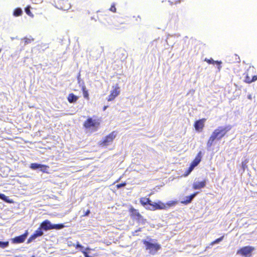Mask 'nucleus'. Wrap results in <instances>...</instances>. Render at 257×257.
<instances>
[{"mask_svg": "<svg viewBox=\"0 0 257 257\" xmlns=\"http://www.w3.org/2000/svg\"><path fill=\"white\" fill-rule=\"evenodd\" d=\"M232 128L230 125L220 126L214 130L207 142V147H211L215 140H220Z\"/></svg>", "mask_w": 257, "mask_h": 257, "instance_id": "obj_1", "label": "nucleus"}, {"mask_svg": "<svg viewBox=\"0 0 257 257\" xmlns=\"http://www.w3.org/2000/svg\"><path fill=\"white\" fill-rule=\"evenodd\" d=\"M100 125V119L94 115L88 117L83 122V126L86 130L91 132L97 131Z\"/></svg>", "mask_w": 257, "mask_h": 257, "instance_id": "obj_2", "label": "nucleus"}, {"mask_svg": "<svg viewBox=\"0 0 257 257\" xmlns=\"http://www.w3.org/2000/svg\"><path fill=\"white\" fill-rule=\"evenodd\" d=\"M117 135V132L113 131L104 137L99 142V145L101 147H107L111 145L115 139Z\"/></svg>", "mask_w": 257, "mask_h": 257, "instance_id": "obj_3", "label": "nucleus"}, {"mask_svg": "<svg viewBox=\"0 0 257 257\" xmlns=\"http://www.w3.org/2000/svg\"><path fill=\"white\" fill-rule=\"evenodd\" d=\"M40 226L42 230L47 231L51 229H61L65 227L63 224H52L49 220H45L42 222Z\"/></svg>", "mask_w": 257, "mask_h": 257, "instance_id": "obj_4", "label": "nucleus"}, {"mask_svg": "<svg viewBox=\"0 0 257 257\" xmlns=\"http://www.w3.org/2000/svg\"><path fill=\"white\" fill-rule=\"evenodd\" d=\"M128 211L131 217L133 219H136L138 223L145 224L146 222V219L133 206L130 207Z\"/></svg>", "mask_w": 257, "mask_h": 257, "instance_id": "obj_5", "label": "nucleus"}, {"mask_svg": "<svg viewBox=\"0 0 257 257\" xmlns=\"http://www.w3.org/2000/svg\"><path fill=\"white\" fill-rule=\"evenodd\" d=\"M142 242L145 245L146 249L148 250L152 254H155L161 248V246L158 243H153L146 240H143Z\"/></svg>", "mask_w": 257, "mask_h": 257, "instance_id": "obj_6", "label": "nucleus"}, {"mask_svg": "<svg viewBox=\"0 0 257 257\" xmlns=\"http://www.w3.org/2000/svg\"><path fill=\"white\" fill-rule=\"evenodd\" d=\"M255 249L254 247L251 246H245L240 248L237 251V253L242 256L250 255L251 252Z\"/></svg>", "mask_w": 257, "mask_h": 257, "instance_id": "obj_7", "label": "nucleus"}, {"mask_svg": "<svg viewBox=\"0 0 257 257\" xmlns=\"http://www.w3.org/2000/svg\"><path fill=\"white\" fill-rule=\"evenodd\" d=\"M119 87L117 84L113 89L111 90L110 94L108 95L107 100L108 101L113 100L120 93Z\"/></svg>", "mask_w": 257, "mask_h": 257, "instance_id": "obj_8", "label": "nucleus"}, {"mask_svg": "<svg viewBox=\"0 0 257 257\" xmlns=\"http://www.w3.org/2000/svg\"><path fill=\"white\" fill-rule=\"evenodd\" d=\"M206 120V119L205 118H203L195 121L194 124L195 130L199 132H202L204 127Z\"/></svg>", "mask_w": 257, "mask_h": 257, "instance_id": "obj_9", "label": "nucleus"}, {"mask_svg": "<svg viewBox=\"0 0 257 257\" xmlns=\"http://www.w3.org/2000/svg\"><path fill=\"white\" fill-rule=\"evenodd\" d=\"M42 230V229L40 226H39V227L34 232V233L30 236L28 239V242H30L36 239L37 237L43 235V232Z\"/></svg>", "mask_w": 257, "mask_h": 257, "instance_id": "obj_10", "label": "nucleus"}, {"mask_svg": "<svg viewBox=\"0 0 257 257\" xmlns=\"http://www.w3.org/2000/svg\"><path fill=\"white\" fill-rule=\"evenodd\" d=\"M57 5L60 9L63 10H67L70 8V4L68 1L59 0L57 2Z\"/></svg>", "mask_w": 257, "mask_h": 257, "instance_id": "obj_11", "label": "nucleus"}, {"mask_svg": "<svg viewBox=\"0 0 257 257\" xmlns=\"http://www.w3.org/2000/svg\"><path fill=\"white\" fill-rule=\"evenodd\" d=\"M151 206L152 207V210L165 209V203L161 201H158L157 202L154 203H152Z\"/></svg>", "mask_w": 257, "mask_h": 257, "instance_id": "obj_12", "label": "nucleus"}, {"mask_svg": "<svg viewBox=\"0 0 257 257\" xmlns=\"http://www.w3.org/2000/svg\"><path fill=\"white\" fill-rule=\"evenodd\" d=\"M28 233L26 231L22 235L16 236L12 239V242L14 243H20L24 242L27 236Z\"/></svg>", "mask_w": 257, "mask_h": 257, "instance_id": "obj_13", "label": "nucleus"}, {"mask_svg": "<svg viewBox=\"0 0 257 257\" xmlns=\"http://www.w3.org/2000/svg\"><path fill=\"white\" fill-rule=\"evenodd\" d=\"M206 184V180H203L200 182H194L192 185V188L194 190L200 189L204 188Z\"/></svg>", "mask_w": 257, "mask_h": 257, "instance_id": "obj_14", "label": "nucleus"}, {"mask_svg": "<svg viewBox=\"0 0 257 257\" xmlns=\"http://www.w3.org/2000/svg\"><path fill=\"white\" fill-rule=\"evenodd\" d=\"M201 158H202V153H201V152L200 151L198 153V154H197L195 159L193 160V161L192 162V163H191L190 165L193 166V167L195 168L201 162Z\"/></svg>", "mask_w": 257, "mask_h": 257, "instance_id": "obj_15", "label": "nucleus"}, {"mask_svg": "<svg viewBox=\"0 0 257 257\" xmlns=\"http://www.w3.org/2000/svg\"><path fill=\"white\" fill-rule=\"evenodd\" d=\"M257 80V75H254L252 77L249 76L248 73L245 74L244 79V82L246 83L250 84Z\"/></svg>", "mask_w": 257, "mask_h": 257, "instance_id": "obj_16", "label": "nucleus"}, {"mask_svg": "<svg viewBox=\"0 0 257 257\" xmlns=\"http://www.w3.org/2000/svg\"><path fill=\"white\" fill-rule=\"evenodd\" d=\"M197 194L198 192H195L189 196H186L185 200L181 201V203L185 205L190 203Z\"/></svg>", "mask_w": 257, "mask_h": 257, "instance_id": "obj_17", "label": "nucleus"}, {"mask_svg": "<svg viewBox=\"0 0 257 257\" xmlns=\"http://www.w3.org/2000/svg\"><path fill=\"white\" fill-rule=\"evenodd\" d=\"M78 96L71 93L68 94L67 96V100L70 103H75L78 100Z\"/></svg>", "mask_w": 257, "mask_h": 257, "instance_id": "obj_18", "label": "nucleus"}, {"mask_svg": "<svg viewBox=\"0 0 257 257\" xmlns=\"http://www.w3.org/2000/svg\"><path fill=\"white\" fill-rule=\"evenodd\" d=\"M140 202L143 206L148 204L150 206L152 205V201L149 198L142 197L140 199Z\"/></svg>", "mask_w": 257, "mask_h": 257, "instance_id": "obj_19", "label": "nucleus"}, {"mask_svg": "<svg viewBox=\"0 0 257 257\" xmlns=\"http://www.w3.org/2000/svg\"><path fill=\"white\" fill-rule=\"evenodd\" d=\"M0 199L7 203H12L14 202L12 199H10L8 197L6 196L4 194L0 193Z\"/></svg>", "mask_w": 257, "mask_h": 257, "instance_id": "obj_20", "label": "nucleus"}, {"mask_svg": "<svg viewBox=\"0 0 257 257\" xmlns=\"http://www.w3.org/2000/svg\"><path fill=\"white\" fill-rule=\"evenodd\" d=\"M75 247H76V248H79V249L83 253L85 257H90L88 255L87 252H86L85 250H83V246L82 245L80 244L79 243V242H77V243Z\"/></svg>", "mask_w": 257, "mask_h": 257, "instance_id": "obj_21", "label": "nucleus"}, {"mask_svg": "<svg viewBox=\"0 0 257 257\" xmlns=\"http://www.w3.org/2000/svg\"><path fill=\"white\" fill-rule=\"evenodd\" d=\"M82 91L83 92V95L84 98L87 100H89V93H88V90L86 89L85 86H83L82 87Z\"/></svg>", "mask_w": 257, "mask_h": 257, "instance_id": "obj_22", "label": "nucleus"}, {"mask_svg": "<svg viewBox=\"0 0 257 257\" xmlns=\"http://www.w3.org/2000/svg\"><path fill=\"white\" fill-rule=\"evenodd\" d=\"M177 202L176 201H170L166 203H165V209H167L172 206H175L177 204Z\"/></svg>", "mask_w": 257, "mask_h": 257, "instance_id": "obj_23", "label": "nucleus"}, {"mask_svg": "<svg viewBox=\"0 0 257 257\" xmlns=\"http://www.w3.org/2000/svg\"><path fill=\"white\" fill-rule=\"evenodd\" d=\"M23 11L21 8H17L15 9L13 12V15L15 17H19L22 15Z\"/></svg>", "mask_w": 257, "mask_h": 257, "instance_id": "obj_24", "label": "nucleus"}, {"mask_svg": "<svg viewBox=\"0 0 257 257\" xmlns=\"http://www.w3.org/2000/svg\"><path fill=\"white\" fill-rule=\"evenodd\" d=\"M23 40L24 42V45H27L28 44L32 43L33 41H34V39L32 37H26L23 39Z\"/></svg>", "mask_w": 257, "mask_h": 257, "instance_id": "obj_25", "label": "nucleus"}, {"mask_svg": "<svg viewBox=\"0 0 257 257\" xmlns=\"http://www.w3.org/2000/svg\"><path fill=\"white\" fill-rule=\"evenodd\" d=\"M204 60H205V61L207 62L208 64H217L219 65H220V64L221 63V62L218 61H214L212 58H211L210 59L205 58Z\"/></svg>", "mask_w": 257, "mask_h": 257, "instance_id": "obj_26", "label": "nucleus"}, {"mask_svg": "<svg viewBox=\"0 0 257 257\" xmlns=\"http://www.w3.org/2000/svg\"><path fill=\"white\" fill-rule=\"evenodd\" d=\"M168 3H170V5H177L182 2H183V0H166Z\"/></svg>", "mask_w": 257, "mask_h": 257, "instance_id": "obj_27", "label": "nucleus"}, {"mask_svg": "<svg viewBox=\"0 0 257 257\" xmlns=\"http://www.w3.org/2000/svg\"><path fill=\"white\" fill-rule=\"evenodd\" d=\"M49 168V167L48 165L42 164L41 165V167L40 168L42 172L46 173H48V170Z\"/></svg>", "mask_w": 257, "mask_h": 257, "instance_id": "obj_28", "label": "nucleus"}, {"mask_svg": "<svg viewBox=\"0 0 257 257\" xmlns=\"http://www.w3.org/2000/svg\"><path fill=\"white\" fill-rule=\"evenodd\" d=\"M42 164L34 163H32L30 165V168L33 170H36L37 169L40 168L41 167Z\"/></svg>", "mask_w": 257, "mask_h": 257, "instance_id": "obj_29", "label": "nucleus"}, {"mask_svg": "<svg viewBox=\"0 0 257 257\" xmlns=\"http://www.w3.org/2000/svg\"><path fill=\"white\" fill-rule=\"evenodd\" d=\"M224 236V235H222L220 237L217 238L215 240L213 241L212 242H211L210 245H213L216 243H218L219 242L223 240Z\"/></svg>", "mask_w": 257, "mask_h": 257, "instance_id": "obj_30", "label": "nucleus"}, {"mask_svg": "<svg viewBox=\"0 0 257 257\" xmlns=\"http://www.w3.org/2000/svg\"><path fill=\"white\" fill-rule=\"evenodd\" d=\"M9 244V242L8 241H0V247L2 248H5L8 246Z\"/></svg>", "mask_w": 257, "mask_h": 257, "instance_id": "obj_31", "label": "nucleus"}, {"mask_svg": "<svg viewBox=\"0 0 257 257\" xmlns=\"http://www.w3.org/2000/svg\"><path fill=\"white\" fill-rule=\"evenodd\" d=\"M30 8H31V7L30 6H27L25 10V12L26 13V14L31 17H33V14L32 13V12H31L30 11Z\"/></svg>", "mask_w": 257, "mask_h": 257, "instance_id": "obj_32", "label": "nucleus"}, {"mask_svg": "<svg viewBox=\"0 0 257 257\" xmlns=\"http://www.w3.org/2000/svg\"><path fill=\"white\" fill-rule=\"evenodd\" d=\"M194 167H193L192 165H190L189 167L188 168L187 171L185 172V176H188L194 169Z\"/></svg>", "mask_w": 257, "mask_h": 257, "instance_id": "obj_33", "label": "nucleus"}, {"mask_svg": "<svg viewBox=\"0 0 257 257\" xmlns=\"http://www.w3.org/2000/svg\"><path fill=\"white\" fill-rule=\"evenodd\" d=\"M109 10L113 13H116V9L115 8V3L112 4L111 5V7L109 9Z\"/></svg>", "mask_w": 257, "mask_h": 257, "instance_id": "obj_34", "label": "nucleus"}, {"mask_svg": "<svg viewBox=\"0 0 257 257\" xmlns=\"http://www.w3.org/2000/svg\"><path fill=\"white\" fill-rule=\"evenodd\" d=\"M126 185V182H123V183L117 184L116 185V187L117 189H119V188H120L121 187H124Z\"/></svg>", "mask_w": 257, "mask_h": 257, "instance_id": "obj_35", "label": "nucleus"}, {"mask_svg": "<svg viewBox=\"0 0 257 257\" xmlns=\"http://www.w3.org/2000/svg\"><path fill=\"white\" fill-rule=\"evenodd\" d=\"M247 163V161H244L242 162V163H241L242 168H243V170H245V169L247 167V165H246Z\"/></svg>", "mask_w": 257, "mask_h": 257, "instance_id": "obj_36", "label": "nucleus"}, {"mask_svg": "<svg viewBox=\"0 0 257 257\" xmlns=\"http://www.w3.org/2000/svg\"><path fill=\"white\" fill-rule=\"evenodd\" d=\"M90 210H87L85 212V213L84 214L83 216H87L89 215V214L90 213Z\"/></svg>", "mask_w": 257, "mask_h": 257, "instance_id": "obj_37", "label": "nucleus"}, {"mask_svg": "<svg viewBox=\"0 0 257 257\" xmlns=\"http://www.w3.org/2000/svg\"><path fill=\"white\" fill-rule=\"evenodd\" d=\"M141 231V228H139L138 230H136V232Z\"/></svg>", "mask_w": 257, "mask_h": 257, "instance_id": "obj_38", "label": "nucleus"}, {"mask_svg": "<svg viewBox=\"0 0 257 257\" xmlns=\"http://www.w3.org/2000/svg\"><path fill=\"white\" fill-rule=\"evenodd\" d=\"M107 106H104L103 107V110H105L106 109V108H107Z\"/></svg>", "mask_w": 257, "mask_h": 257, "instance_id": "obj_39", "label": "nucleus"}, {"mask_svg": "<svg viewBox=\"0 0 257 257\" xmlns=\"http://www.w3.org/2000/svg\"><path fill=\"white\" fill-rule=\"evenodd\" d=\"M120 179H118L117 180H116V182H118L119 180Z\"/></svg>", "mask_w": 257, "mask_h": 257, "instance_id": "obj_40", "label": "nucleus"}, {"mask_svg": "<svg viewBox=\"0 0 257 257\" xmlns=\"http://www.w3.org/2000/svg\"><path fill=\"white\" fill-rule=\"evenodd\" d=\"M220 67H221L220 66H219V69H220Z\"/></svg>", "mask_w": 257, "mask_h": 257, "instance_id": "obj_41", "label": "nucleus"}]
</instances>
